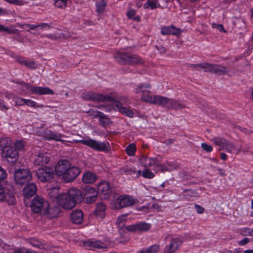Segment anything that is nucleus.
<instances>
[{
  "label": "nucleus",
  "instance_id": "obj_1",
  "mask_svg": "<svg viewBox=\"0 0 253 253\" xmlns=\"http://www.w3.org/2000/svg\"><path fill=\"white\" fill-rule=\"evenodd\" d=\"M82 193L75 188H70L67 193H63L56 196V200L59 205L65 210H71L81 200Z\"/></svg>",
  "mask_w": 253,
  "mask_h": 253
},
{
  "label": "nucleus",
  "instance_id": "obj_2",
  "mask_svg": "<svg viewBox=\"0 0 253 253\" xmlns=\"http://www.w3.org/2000/svg\"><path fill=\"white\" fill-rule=\"evenodd\" d=\"M114 58L117 62L122 65L136 66L144 63V60L139 56L125 52L123 50L118 51Z\"/></svg>",
  "mask_w": 253,
  "mask_h": 253
},
{
  "label": "nucleus",
  "instance_id": "obj_3",
  "mask_svg": "<svg viewBox=\"0 0 253 253\" xmlns=\"http://www.w3.org/2000/svg\"><path fill=\"white\" fill-rule=\"evenodd\" d=\"M189 67L194 69L200 71V68L204 69L205 72H208L216 75H225L229 72V69L220 64H210L204 62L200 64H191Z\"/></svg>",
  "mask_w": 253,
  "mask_h": 253
},
{
  "label": "nucleus",
  "instance_id": "obj_4",
  "mask_svg": "<svg viewBox=\"0 0 253 253\" xmlns=\"http://www.w3.org/2000/svg\"><path fill=\"white\" fill-rule=\"evenodd\" d=\"M0 201L5 202L9 206L15 204L16 200L12 183L5 181L0 184Z\"/></svg>",
  "mask_w": 253,
  "mask_h": 253
},
{
  "label": "nucleus",
  "instance_id": "obj_5",
  "mask_svg": "<svg viewBox=\"0 0 253 253\" xmlns=\"http://www.w3.org/2000/svg\"><path fill=\"white\" fill-rule=\"evenodd\" d=\"M151 86L150 84H140L135 88V93L139 94L142 101L155 105L159 95L150 94Z\"/></svg>",
  "mask_w": 253,
  "mask_h": 253
},
{
  "label": "nucleus",
  "instance_id": "obj_6",
  "mask_svg": "<svg viewBox=\"0 0 253 253\" xmlns=\"http://www.w3.org/2000/svg\"><path fill=\"white\" fill-rule=\"evenodd\" d=\"M78 142L98 152H108L111 150L110 145L107 141L101 142L88 137L78 140Z\"/></svg>",
  "mask_w": 253,
  "mask_h": 253
},
{
  "label": "nucleus",
  "instance_id": "obj_7",
  "mask_svg": "<svg viewBox=\"0 0 253 253\" xmlns=\"http://www.w3.org/2000/svg\"><path fill=\"white\" fill-rule=\"evenodd\" d=\"M155 105L167 107L168 109L177 110L183 109L185 105L181 101L159 95Z\"/></svg>",
  "mask_w": 253,
  "mask_h": 253
},
{
  "label": "nucleus",
  "instance_id": "obj_8",
  "mask_svg": "<svg viewBox=\"0 0 253 253\" xmlns=\"http://www.w3.org/2000/svg\"><path fill=\"white\" fill-rule=\"evenodd\" d=\"M137 200L131 196L124 195L119 196L114 202V208L121 209L134 205Z\"/></svg>",
  "mask_w": 253,
  "mask_h": 253
},
{
  "label": "nucleus",
  "instance_id": "obj_9",
  "mask_svg": "<svg viewBox=\"0 0 253 253\" xmlns=\"http://www.w3.org/2000/svg\"><path fill=\"white\" fill-rule=\"evenodd\" d=\"M14 181L17 185H23L32 179L33 176L28 169H18L14 175Z\"/></svg>",
  "mask_w": 253,
  "mask_h": 253
},
{
  "label": "nucleus",
  "instance_id": "obj_10",
  "mask_svg": "<svg viewBox=\"0 0 253 253\" xmlns=\"http://www.w3.org/2000/svg\"><path fill=\"white\" fill-rule=\"evenodd\" d=\"M212 141L216 145L221 147L220 149H225L227 152L232 153L235 151L236 154H238L241 151V149L236 148L233 143L225 138L215 137L212 138Z\"/></svg>",
  "mask_w": 253,
  "mask_h": 253
},
{
  "label": "nucleus",
  "instance_id": "obj_11",
  "mask_svg": "<svg viewBox=\"0 0 253 253\" xmlns=\"http://www.w3.org/2000/svg\"><path fill=\"white\" fill-rule=\"evenodd\" d=\"M37 178L42 182H45L51 180L54 175L52 168L45 167L39 169L36 172Z\"/></svg>",
  "mask_w": 253,
  "mask_h": 253
},
{
  "label": "nucleus",
  "instance_id": "obj_12",
  "mask_svg": "<svg viewBox=\"0 0 253 253\" xmlns=\"http://www.w3.org/2000/svg\"><path fill=\"white\" fill-rule=\"evenodd\" d=\"M23 87L31 91V93L38 95L54 94V91L48 87L35 86L29 83H23Z\"/></svg>",
  "mask_w": 253,
  "mask_h": 253
},
{
  "label": "nucleus",
  "instance_id": "obj_13",
  "mask_svg": "<svg viewBox=\"0 0 253 253\" xmlns=\"http://www.w3.org/2000/svg\"><path fill=\"white\" fill-rule=\"evenodd\" d=\"M83 244L87 249L91 251L106 249L108 248V244L106 242H103L99 240H87L84 242Z\"/></svg>",
  "mask_w": 253,
  "mask_h": 253
},
{
  "label": "nucleus",
  "instance_id": "obj_14",
  "mask_svg": "<svg viewBox=\"0 0 253 253\" xmlns=\"http://www.w3.org/2000/svg\"><path fill=\"white\" fill-rule=\"evenodd\" d=\"M49 204L40 196H36L31 203V209L35 213H39L43 208H48Z\"/></svg>",
  "mask_w": 253,
  "mask_h": 253
},
{
  "label": "nucleus",
  "instance_id": "obj_15",
  "mask_svg": "<svg viewBox=\"0 0 253 253\" xmlns=\"http://www.w3.org/2000/svg\"><path fill=\"white\" fill-rule=\"evenodd\" d=\"M2 156L8 163L14 164L19 158V153L13 147L5 149L2 152Z\"/></svg>",
  "mask_w": 253,
  "mask_h": 253
},
{
  "label": "nucleus",
  "instance_id": "obj_16",
  "mask_svg": "<svg viewBox=\"0 0 253 253\" xmlns=\"http://www.w3.org/2000/svg\"><path fill=\"white\" fill-rule=\"evenodd\" d=\"M151 224L145 222L141 221L135 224L128 225L126 227V229L131 232H143L150 230Z\"/></svg>",
  "mask_w": 253,
  "mask_h": 253
},
{
  "label": "nucleus",
  "instance_id": "obj_17",
  "mask_svg": "<svg viewBox=\"0 0 253 253\" xmlns=\"http://www.w3.org/2000/svg\"><path fill=\"white\" fill-rule=\"evenodd\" d=\"M98 192L92 187H86L83 193V198L84 202L90 204L97 200Z\"/></svg>",
  "mask_w": 253,
  "mask_h": 253
},
{
  "label": "nucleus",
  "instance_id": "obj_18",
  "mask_svg": "<svg viewBox=\"0 0 253 253\" xmlns=\"http://www.w3.org/2000/svg\"><path fill=\"white\" fill-rule=\"evenodd\" d=\"M97 192L98 194H101L104 199H106L110 196L112 189L108 182L102 181L98 184Z\"/></svg>",
  "mask_w": 253,
  "mask_h": 253
},
{
  "label": "nucleus",
  "instance_id": "obj_19",
  "mask_svg": "<svg viewBox=\"0 0 253 253\" xmlns=\"http://www.w3.org/2000/svg\"><path fill=\"white\" fill-rule=\"evenodd\" d=\"M80 169L76 167L70 166L67 171L62 176L63 179L66 182L74 180L80 173Z\"/></svg>",
  "mask_w": 253,
  "mask_h": 253
},
{
  "label": "nucleus",
  "instance_id": "obj_20",
  "mask_svg": "<svg viewBox=\"0 0 253 253\" xmlns=\"http://www.w3.org/2000/svg\"><path fill=\"white\" fill-rule=\"evenodd\" d=\"M71 166L70 162L67 160H63L58 162L55 168L56 174L59 176H62L67 171L68 169Z\"/></svg>",
  "mask_w": 253,
  "mask_h": 253
},
{
  "label": "nucleus",
  "instance_id": "obj_21",
  "mask_svg": "<svg viewBox=\"0 0 253 253\" xmlns=\"http://www.w3.org/2000/svg\"><path fill=\"white\" fill-rule=\"evenodd\" d=\"M158 159L155 158L149 157L145 155H142L139 159V163L141 165L145 168L153 167L155 170L157 164Z\"/></svg>",
  "mask_w": 253,
  "mask_h": 253
},
{
  "label": "nucleus",
  "instance_id": "obj_22",
  "mask_svg": "<svg viewBox=\"0 0 253 253\" xmlns=\"http://www.w3.org/2000/svg\"><path fill=\"white\" fill-rule=\"evenodd\" d=\"M182 243V240L179 238H174L171 240L169 245L164 248V253H173L176 251Z\"/></svg>",
  "mask_w": 253,
  "mask_h": 253
},
{
  "label": "nucleus",
  "instance_id": "obj_23",
  "mask_svg": "<svg viewBox=\"0 0 253 253\" xmlns=\"http://www.w3.org/2000/svg\"><path fill=\"white\" fill-rule=\"evenodd\" d=\"M49 162V158L46 153L41 152L35 156L34 164L37 166H43Z\"/></svg>",
  "mask_w": 253,
  "mask_h": 253
},
{
  "label": "nucleus",
  "instance_id": "obj_24",
  "mask_svg": "<svg viewBox=\"0 0 253 253\" xmlns=\"http://www.w3.org/2000/svg\"><path fill=\"white\" fill-rule=\"evenodd\" d=\"M117 98L118 95L115 92H111L109 94H103L100 93L99 102H114L116 104L117 102H120L117 100Z\"/></svg>",
  "mask_w": 253,
  "mask_h": 253
},
{
  "label": "nucleus",
  "instance_id": "obj_25",
  "mask_svg": "<svg viewBox=\"0 0 253 253\" xmlns=\"http://www.w3.org/2000/svg\"><path fill=\"white\" fill-rule=\"evenodd\" d=\"M100 93L93 91L85 92L82 94V98L85 100L99 102Z\"/></svg>",
  "mask_w": 253,
  "mask_h": 253
},
{
  "label": "nucleus",
  "instance_id": "obj_26",
  "mask_svg": "<svg viewBox=\"0 0 253 253\" xmlns=\"http://www.w3.org/2000/svg\"><path fill=\"white\" fill-rule=\"evenodd\" d=\"M43 136L45 139L47 140H54L56 141H61L62 134L60 133L46 129L43 132Z\"/></svg>",
  "mask_w": 253,
  "mask_h": 253
},
{
  "label": "nucleus",
  "instance_id": "obj_27",
  "mask_svg": "<svg viewBox=\"0 0 253 253\" xmlns=\"http://www.w3.org/2000/svg\"><path fill=\"white\" fill-rule=\"evenodd\" d=\"M72 221L76 224H81L84 220V215L81 210L74 211L70 215Z\"/></svg>",
  "mask_w": 253,
  "mask_h": 253
},
{
  "label": "nucleus",
  "instance_id": "obj_28",
  "mask_svg": "<svg viewBox=\"0 0 253 253\" xmlns=\"http://www.w3.org/2000/svg\"><path fill=\"white\" fill-rule=\"evenodd\" d=\"M37 186L34 183H28L23 189V194L26 197L34 196L37 192Z\"/></svg>",
  "mask_w": 253,
  "mask_h": 253
},
{
  "label": "nucleus",
  "instance_id": "obj_29",
  "mask_svg": "<svg viewBox=\"0 0 253 253\" xmlns=\"http://www.w3.org/2000/svg\"><path fill=\"white\" fill-rule=\"evenodd\" d=\"M44 211L45 213L48 214V216L50 218H55L59 216L60 212V208L58 206L53 207H48L44 208Z\"/></svg>",
  "mask_w": 253,
  "mask_h": 253
},
{
  "label": "nucleus",
  "instance_id": "obj_30",
  "mask_svg": "<svg viewBox=\"0 0 253 253\" xmlns=\"http://www.w3.org/2000/svg\"><path fill=\"white\" fill-rule=\"evenodd\" d=\"M105 211L106 205L102 202H99L96 205L94 213L98 218L102 219L105 216Z\"/></svg>",
  "mask_w": 253,
  "mask_h": 253
},
{
  "label": "nucleus",
  "instance_id": "obj_31",
  "mask_svg": "<svg viewBox=\"0 0 253 253\" xmlns=\"http://www.w3.org/2000/svg\"><path fill=\"white\" fill-rule=\"evenodd\" d=\"M115 106L118 109L119 111L124 115L132 118L134 116V113L129 108L124 107L120 102H117Z\"/></svg>",
  "mask_w": 253,
  "mask_h": 253
},
{
  "label": "nucleus",
  "instance_id": "obj_32",
  "mask_svg": "<svg viewBox=\"0 0 253 253\" xmlns=\"http://www.w3.org/2000/svg\"><path fill=\"white\" fill-rule=\"evenodd\" d=\"M96 175L95 173L91 172H86L84 173L82 179L84 183H92L96 180Z\"/></svg>",
  "mask_w": 253,
  "mask_h": 253
},
{
  "label": "nucleus",
  "instance_id": "obj_33",
  "mask_svg": "<svg viewBox=\"0 0 253 253\" xmlns=\"http://www.w3.org/2000/svg\"><path fill=\"white\" fill-rule=\"evenodd\" d=\"M13 142L9 137H2L0 139V147L2 149V152L5 149L12 147Z\"/></svg>",
  "mask_w": 253,
  "mask_h": 253
},
{
  "label": "nucleus",
  "instance_id": "obj_34",
  "mask_svg": "<svg viewBox=\"0 0 253 253\" xmlns=\"http://www.w3.org/2000/svg\"><path fill=\"white\" fill-rule=\"evenodd\" d=\"M161 5L158 0H147L146 2L143 5L145 9L150 8L151 9L160 7Z\"/></svg>",
  "mask_w": 253,
  "mask_h": 253
},
{
  "label": "nucleus",
  "instance_id": "obj_35",
  "mask_svg": "<svg viewBox=\"0 0 253 253\" xmlns=\"http://www.w3.org/2000/svg\"><path fill=\"white\" fill-rule=\"evenodd\" d=\"M159 250L160 246L157 244H154L150 247L142 249L139 253H157Z\"/></svg>",
  "mask_w": 253,
  "mask_h": 253
},
{
  "label": "nucleus",
  "instance_id": "obj_36",
  "mask_svg": "<svg viewBox=\"0 0 253 253\" xmlns=\"http://www.w3.org/2000/svg\"><path fill=\"white\" fill-rule=\"evenodd\" d=\"M99 122L100 125L103 127H106L107 126L112 123L108 117L104 113L102 114L99 118Z\"/></svg>",
  "mask_w": 253,
  "mask_h": 253
},
{
  "label": "nucleus",
  "instance_id": "obj_37",
  "mask_svg": "<svg viewBox=\"0 0 253 253\" xmlns=\"http://www.w3.org/2000/svg\"><path fill=\"white\" fill-rule=\"evenodd\" d=\"M96 11L98 13H102L104 12L106 7V3L105 0H99L96 3Z\"/></svg>",
  "mask_w": 253,
  "mask_h": 253
},
{
  "label": "nucleus",
  "instance_id": "obj_38",
  "mask_svg": "<svg viewBox=\"0 0 253 253\" xmlns=\"http://www.w3.org/2000/svg\"><path fill=\"white\" fill-rule=\"evenodd\" d=\"M136 147L134 143L129 144L126 148V154L129 156H132L135 155Z\"/></svg>",
  "mask_w": 253,
  "mask_h": 253
},
{
  "label": "nucleus",
  "instance_id": "obj_39",
  "mask_svg": "<svg viewBox=\"0 0 253 253\" xmlns=\"http://www.w3.org/2000/svg\"><path fill=\"white\" fill-rule=\"evenodd\" d=\"M239 233L242 236H253V228L244 227L239 229Z\"/></svg>",
  "mask_w": 253,
  "mask_h": 253
},
{
  "label": "nucleus",
  "instance_id": "obj_40",
  "mask_svg": "<svg viewBox=\"0 0 253 253\" xmlns=\"http://www.w3.org/2000/svg\"><path fill=\"white\" fill-rule=\"evenodd\" d=\"M86 113L89 116L93 118H99L101 117L102 114L103 113L101 112H100L97 110H94L93 109H90L88 111L86 112Z\"/></svg>",
  "mask_w": 253,
  "mask_h": 253
},
{
  "label": "nucleus",
  "instance_id": "obj_41",
  "mask_svg": "<svg viewBox=\"0 0 253 253\" xmlns=\"http://www.w3.org/2000/svg\"><path fill=\"white\" fill-rule=\"evenodd\" d=\"M135 10L133 9H129L127 12L126 15L129 19H132L136 21H139L140 19L139 16H135Z\"/></svg>",
  "mask_w": 253,
  "mask_h": 253
},
{
  "label": "nucleus",
  "instance_id": "obj_42",
  "mask_svg": "<svg viewBox=\"0 0 253 253\" xmlns=\"http://www.w3.org/2000/svg\"><path fill=\"white\" fill-rule=\"evenodd\" d=\"M155 170L161 172L169 171L166 163L161 164L158 160Z\"/></svg>",
  "mask_w": 253,
  "mask_h": 253
},
{
  "label": "nucleus",
  "instance_id": "obj_43",
  "mask_svg": "<svg viewBox=\"0 0 253 253\" xmlns=\"http://www.w3.org/2000/svg\"><path fill=\"white\" fill-rule=\"evenodd\" d=\"M28 243L33 247L37 248H42L43 245L42 243L37 239H31L29 240Z\"/></svg>",
  "mask_w": 253,
  "mask_h": 253
},
{
  "label": "nucleus",
  "instance_id": "obj_44",
  "mask_svg": "<svg viewBox=\"0 0 253 253\" xmlns=\"http://www.w3.org/2000/svg\"><path fill=\"white\" fill-rule=\"evenodd\" d=\"M68 0H54L55 5L60 8L66 7Z\"/></svg>",
  "mask_w": 253,
  "mask_h": 253
},
{
  "label": "nucleus",
  "instance_id": "obj_45",
  "mask_svg": "<svg viewBox=\"0 0 253 253\" xmlns=\"http://www.w3.org/2000/svg\"><path fill=\"white\" fill-rule=\"evenodd\" d=\"M127 215V214H125L118 217L117 220V224L118 225L119 228H123L124 227V222L126 221Z\"/></svg>",
  "mask_w": 253,
  "mask_h": 253
},
{
  "label": "nucleus",
  "instance_id": "obj_46",
  "mask_svg": "<svg viewBox=\"0 0 253 253\" xmlns=\"http://www.w3.org/2000/svg\"><path fill=\"white\" fill-rule=\"evenodd\" d=\"M7 177L6 170L0 166V184H2L6 181L5 180Z\"/></svg>",
  "mask_w": 253,
  "mask_h": 253
},
{
  "label": "nucleus",
  "instance_id": "obj_47",
  "mask_svg": "<svg viewBox=\"0 0 253 253\" xmlns=\"http://www.w3.org/2000/svg\"><path fill=\"white\" fill-rule=\"evenodd\" d=\"M142 175L143 177L149 179L153 178L155 176L154 173L149 169H144Z\"/></svg>",
  "mask_w": 253,
  "mask_h": 253
},
{
  "label": "nucleus",
  "instance_id": "obj_48",
  "mask_svg": "<svg viewBox=\"0 0 253 253\" xmlns=\"http://www.w3.org/2000/svg\"><path fill=\"white\" fill-rule=\"evenodd\" d=\"M14 146L16 148V150H22L25 147V143L24 141L22 140H17L14 143Z\"/></svg>",
  "mask_w": 253,
  "mask_h": 253
},
{
  "label": "nucleus",
  "instance_id": "obj_49",
  "mask_svg": "<svg viewBox=\"0 0 253 253\" xmlns=\"http://www.w3.org/2000/svg\"><path fill=\"white\" fill-rule=\"evenodd\" d=\"M30 107H33V108H38V107H41L40 106L37 104V103L31 99H26L25 101V105Z\"/></svg>",
  "mask_w": 253,
  "mask_h": 253
},
{
  "label": "nucleus",
  "instance_id": "obj_50",
  "mask_svg": "<svg viewBox=\"0 0 253 253\" xmlns=\"http://www.w3.org/2000/svg\"><path fill=\"white\" fill-rule=\"evenodd\" d=\"M21 27L27 31H29L30 30H35L37 28V26H36V24H24L21 26Z\"/></svg>",
  "mask_w": 253,
  "mask_h": 253
},
{
  "label": "nucleus",
  "instance_id": "obj_51",
  "mask_svg": "<svg viewBox=\"0 0 253 253\" xmlns=\"http://www.w3.org/2000/svg\"><path fill=\"white\" fill-rule=\"evenodd\" d=\"M171 26H164L161 28V33L163 35H170Z\"/></svg>",
  "mask_w": 253,
  "mask_h": 253
},
{
  "label": "nucleus",
  "instance_id": "obj_52",
  "mask_svg": "<svg viewBox=\"0 0 253 253\" xmlns=\"http://www.w3.org/2000/svg\"><path fill=\"white\" fill-rule=\"evenodd\" d=\"M26 99L17 97L15 98V104L16 106H21L25 105Z\"/></svg>",
  "mask_w": 253,
  "mask_h": 253
},
{
  "label": "nucleus",
  "instance_id": "obj_53",
  "mask_svg": "<svg viewBox=\"0 0 253 253\" xmlns=\"http://www.w3.org/2000/svg\"><path fill=\"white\" fill-rule=\"evenodd\" d=\"M212 27L213 28H215L217 29L218 31H219L220 32H223V33H226L227 31L224 29V28L222 24H215L213 23L212 24Z\"/></svg>",
  "mask_w": 253,
  "mask_h": 253
},
{
  "label": "nucleus",
  "instance_id": "obj_54",
  "mask_svg": "<svg viewBox=\"0 0 253 253\" xmlns=\"http://www.w3.org/2000/svg\"><path fill=\"white\" fill-rule=\"evenodd\" d=\"M171 32L170 35L174 36H178L181 33V31L180 29H178L174 27L173 25H171Z\"/></svg>",
  "mask_w": 253,
  "mask_h": 253
},
{
  "label": "nucleus",
  "instance_id": "obj_55",
  "mask_svg": "<svg viewBox=\"0 0 253 253\" xmlns=\"http://www.w3.org/2000/svg\"><path fill=\"white\" fill-rule=\"evenodd\" d=\"M202 148L206 152L210 153L213 150V148L211 145H208L206 143H203L201 144Z\"/></svg>",
  "mask_w": 253,
  "mask_h": 253
},
{
  "label": "nucleus",
  "instance_id": "obj_56",
  "mask_svg": "<svg viewBox=\"0 0 253 253\" xmlns=\"http://www.w3.org/2000/svg\"><path fill=\"white\" fill-rule=\"evenodd\" d=\"M25 66L29 68L34 69L36 68V64L33 60H27L26 61L24 65Z\"/></svg>",
  "mask_w": 253,
  "mask_h": 253
},
{
  "label": "nucleus",
  "instance_id": "obj_57",
  "mask_svg": "<svg viewBox=\"0 0 253 253\" xmlns=\"http://www.w3.org/2000/svg\"><path fill=\"white\" fill-rule=\"evenodd\" d=\"M36 26H37V28L40 27L42 29H49L51 28L50 25L46 23H41L39 24H36Z\"/></svg>",
  "mask_w": 253,
  "mask_h": 253
},
{
  "label": "nucleus",
  "instance_id": "obj_58",
  "mask_svg": "<svg viewBox=\"0 0 253 253\" xmlns=\"http://www.w3.org/2000/svg\"><path fill=\"white\" fill-rule=\"evenodd\" d=\"M17 31V30L16 29L9 28L6 27H4L3 32H6L8 34H14L16 33Z\"/></svg>",
  "mask_w": 253,
  "mask_h": 253
},
{
  "label": "nucleus",
  "instance_id": "obj_59",
  "mask_svg": "<svg viewBox=\"0 0 253 253\" xmlns=\"http://www.w3.org/2000/svg\"><path fill=\"white\" fill-rule=\"evenodd\" d=\"M16 60L18 63H19L21 65H25L26 61L24 57L20 56H16Z\"/></svg>",
  "mask_w": 253,
  "mask_h": 253
},
{
  "label": "nucleus",
  "instance_id": "obj_60",
  "mask_svg": "<svg viewBox=\"0 0 253 253\" xmlns=\"http://www.w3.org/2000/svg\"><path fill=\"white\" fill-rule=\"evenodd\" d=\"M42 37L43 38L46 37L52 40H56L57 39V37L53 34H43L42 36Z\"/></svg>",
  "mask_w": 253,
  "mask_h": 253
},
{
  "label": "nucleus",
  "instance_id": "obj_61",
  "mask_svg": "<svg viewBox=\"0 0 253 253\" xmlns=\"http://www.w3.org/2000/svg\"><path fill=\"white\" fill-rule=\"evenodd\" d=\"M155 47L161 53H165L167 51L166 48L162 45H155Z\"/></svg>",
  "mask_w": 253,
  "mask_h": 253
},
{
  "label": "nucleus",
  "instance_id": "obj_62",
  "mask_svg": "<svg viewBox=\"0 0 253 253\" xmlns=\"http://www.w3.org/2000/svg\"><path fill=\"white\" fill-rule=\"evenodd\" d=\"M250 242V240L248 238H245L243 240L239 241L238 244L240 246H244Z\"/></svg>",
  "mask_w": 253,
  "mask_h": 253
},
{
  "label": "nucleus",
  "instance_id": "obj_63",
  "mask_svg": "<svg viewBox=\"0 0 253 253\" xmlns=\"http://www.w3.org/2000/svg\"><path fill=\"white\" fill-rule=\"evenodd\" d=\"M117 100L119 101L120 103H121V102H123L124 103H127L128 100L127 98L126 97V96L118 95Z\"/></svg>",
  "mask_w": 253,
  "mask_h": 253
},
{
  "label": "nucleus",
  "instance_id": "obj_64",
  "mask_svg": "<svg viewBox=\"0 0 253 253\" xmlns=\"http://www.w3.org/2000/svg\"><path fill=\"white\" fill-rule=\"evenodd\" d=\"M195 208L197 211V212L199 214H202L204 211V208L202 207L201 206L198 205H195Z\"/></svg>",
  "mask_w": 253,
  "mask_h": 253
}]
</instances>
